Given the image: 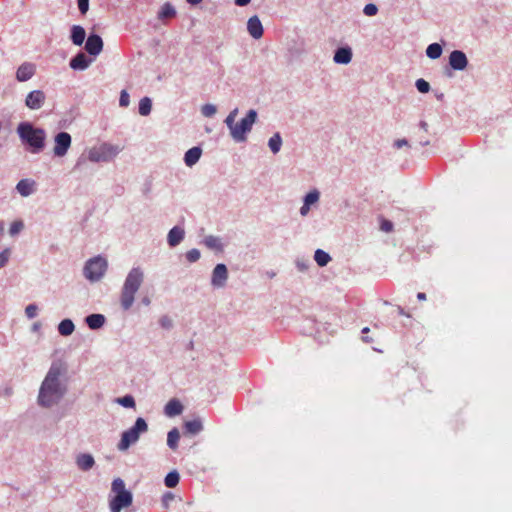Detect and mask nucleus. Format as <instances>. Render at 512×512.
Returning <instances> with one entry per match:
<instances>
[{"mask_svg": "<svg viewBox=\"0 0 512 512\" xmlns=\"http://www.w3.org/2000/svg\"><path fill=\"white\" fill-rule=\"evenodd\" d=\"M66 365L62 361L53 362L46 374L38 395V403L42 407H51L57 404L66 392V386L61 383L60 377L66 373Z\"/></svg>", "mask_w": 512, "mask_h": 512, "instance_id": "nucleus-1", "label": "nucleus"}, {"mask_svg": "<svg viewBox=\"0 0 512 512\" xmlns=\"http://www.w3.org/2000/svg\"><path fill=\"white\" fill-rule=\"evenodd\" d=\"M238 115V108L233 109L225 119V123L230 130L232 138L236 142H244L246 140V134L251 131L253 124L256 121L257 113L251 109L247 115L239 122L236 123V117Z\"/></svg>", "mask_w": 512, "mask_h": 512, "instance_id": "nucleus-2", "label": "nucleus"}, {"mask_svg": "<svg viewBox=\"0 0 512 512\" xmlns=\"http://www.w3.org/2000/svg\"><path fill=\"white\" fill-rule=\"evenodd\" d=\"M144 274L140 268H133L127 275L120 297V303L124 310H128L134 303V297L143 283Z\"/></svg>", "mask_w": 512, "mask_h": 512, "instance_id": "nucleus-3", "label": "nucleus"}, {"mask_svg": "<svg viewBox=\"0 0 512 512\" xmlns=\"http://www.w3.org/2000/svg\"><path fill=\"white\" fill-rule=\"evenodd\" d=\"M111 490L115 494L109 501L111 512H121L123 508L131 506L133 501L132 493L126 489L125 483L121 478L113 480Z\"/></svg>", "mask_w": 512, "mask_h": 512, "instance_id": "nucleus-4", "label": "nucleus"}, {"mask_svg": "<svg viewBox=\"0 0 512 512\" xmlns=\"http://www.w3.org/2000/svg\"><path fill=\"white\" fill-rule=\"evenodd\" d=\"M17 132L21 140L32 147V152L37 153L43 149L46 137L43 129L34 128L30 123L24 122L19 124Z\"/></svg>", "mask_w": 512, "mask_h": 512, "instance_id": "nucleus-5", "label": "nucleus"}, {"mask_svg": "<svg viewBox=\"0 0 512 512\" xmlns=\"http://www.w3.org/2000/svg\"><path fill=\"white\" fill-rule=\"evenodd\" d=\"M147 430L148 425L146 421L141 417L137 418L134 426L123 432L118 449L121 451L127 450L131 444L138 441L140 434Z\"/></svg>", "mask_w": 512, "mask_h": 512, "instance_id": "nucleus-6", "label": "nucleus"}, {"mask_svg": "<svg viewBox=\"0 0 512 512\" xmlns=\"http://www.w3.org/2000/svg\"><path fill=\"white\" fill-rule=\"evenodd\" d=\"M120 151L121 149L118 146L102 143L89 149L88 159L91 162H108L115 158Z\"/></svg>", "mask_w": 512, "mask_h": 512, "instance_id": "nucleus-7", "label": "nucleus"}, {"mask_svg": "<svg viewBox=\"0 0 512 512\" xmlns=\"http://www.w3.org/2000/svg\"><path fill=\"white\" fill-rule=\"evenodd\" d=\"M107 269V261L100 257L90 259L84 267V275L91 281L99 280Z\"/></svg>", "mask_w": 512, "mask_h": 512, "instance_id": "nucleus-8", "label": "nucleus"}, {"mask_svg": "<svg viewBox=\"0 0 512 512\" xmlns=\"http://www.w3.org/2000/svg\"><path fill=\"white\" fill-rule=\"evenodd\" d=\"M55 144L53 153L57 157H63L67 154L68 149L71 146V136L67 132H60L55 136Z\"/></svg>", "mask_w": 512, "mask_h": 512, "instance_id": "nucleus-9", "label": "nucleus"}, {"mask_svg": "<svg viewBox=\"0 0 512 512\" xmlns=\"http://www.w3.org/2000/svg\"><path fill=\"white\" fill-rule=\"evenodd\" d=\"M45 99L46 96L43 91L33 90L27 95L25 104L28 108L32 110H37L43 106Z\"/></svg>", "mask_w": 512, "mask_h": 512, "instance_id": "nucleus-10", "label": "nucleus"}, {"mask_svg": "<svg viewBox=\"0 0 512 512\" xmlns=\"http://www.w3.org/2000/svg\"><path fill=\"white\" fill-rule=\"evenodd\" d=\"M103 49V41L99 35L91 34L85 44V50L93 56L100 54Z\"/></svg>", "mask_w": 512, "mask_h": 512, "instance_id": "nucleus-11", "label": "nucleus"}, {"mask_svg": "<svg viewBox=\"0 0 512 512\" xmlns=\"http://www.w3.org/2000/svg\"><path fill=\"white\" fill-rule=\"evenodd\" d=\"M449 64L454 70H464L468 64V60L462 51L454 50L449 56Z\"/></svg>", "mask_w": 512, "mask_h": 512, "instance_id": "nucleus-12", "label": "nucleus"}, {"mask_svg": "<svg viewBox=\"0 0 512 512\" xmlns=\"http://www.w3.org/2000/svg\"><path fill=\"white\" fill-rule=\"evenodd\" d=\"M228 277V271L224 264H217L212 274V284L221 287L225 284Z\"/></svg>", "mask_w": 512, "mask_h": 512, "instance_id": "nucleus-13", "label": "nucleus"}, {"mask_svg": "<svg viewBox=\"0 0 512 512\" xmlns=\"http://www.w3.org/2000/svg\"><path fill=\"white\" fill-rule=\"evenodd\" d=\"M247 30L249 34L255 39H259L262 37L263 26L260 19L257 16H252L251 18H249L247 22Z\"/></svg>", "mask_w": 512, "mask_h": 512, "instance_id": "nucleus-14", "label": "nucleus"}, {"mask_svg": "<svg viewBox=\"0 0 512 512\" xmlns=\"http://www.w3.org/2000/svg\"><path fill=\"white\" fill-rule=\"evenodd\" d=\"M35 70L36 68L34 64L24 63L18 68L16 78L20 82L27 81L35 74Z\"/></svg>", "mask_w": 512, "mask_h": 512, "instance_id": "nucleus-15", "label": "nucleus"}, {"mask_svg": "<svg viewBox=\"0 0 512 512\" xmlns=\"http://www.w3.org/2000/svg\"><path fill=\"white\" fill-rule=\"evenodd\" d=\"M91 61L84 53H78L71 59L70 67L74 70H84L90 65Z\"/></svg>", "mask_w": 512, "mask_h": 512, "instance_id": "nucleus-16", "label": "nucleus"}, {"mask_svg": "<svg viewBox=\"0 0 512 512\" xmlns=\"http://www.w3.org/2000/svg\"><path fill=\"white\" fill-rule=\"evenodd\" d=\"M16 189L21 196L27 197L34 192L35 181L31 179H22L17 183Z\"/></svg>", "mask_w": 512, "mask_h": 512, "instance_id": "nucleus-17", "label": "nucleus"}, {"mask_svg": "<svg viewBox=\"0 0 512 512\" xmlns=\"http://www.w3.org/2000/svg\"><path fill=\"white\" fill-rule=\"evenodd\" d=\"M333 59L338 64H348L352 59V51L349 47H341L336 50Z\"/></svg>", "mask_w": 512, "mask_h": 512, "instance_id": "nucleus-18", "label": "nucleus"}, {"mask_svg": "<svg viewBox=\"0 0 512 512\" xmlns=\"http://www.w3.org/2000/svg\"><path fill=\"white\" fill-rule=\"evenodd\" d=\"M183 406L177 399H171L164 408L165 414L174 417L182 413Z\"/></svg>", "mask_w": 512, "mask_h": 512, "instance_id": "nucleus-19", "label": "nucleus"}, {"mask_svg": "<svg viewBox=\"0 0 512 512\" xmlns=\"http://www.w3.org/2000/svg\"><path fill=\"white\" fill-rule=\"evenodd\" d=\"M203 430V424L200 419H193L184 423V433L196 435Z\"/></svg>", "mask_w": 512, "mask_h": 512, "instance_id": "nucleus-20", "label": "nucleus"}, {"mask_svg": "<svg viewBox=\"0 0 512 512\" xmlns=\"http://www.w3.org/2000/svg\"><path fill=\"white\" fill-rule=\"evenodd\" d=\"M202 154V150L199 147H193L185 153L184 161L189 167L193 166L198 162Z\"/></svg>", "mask_w": 512, "mask_h": 512, "instance_id": "nucleus-21", "label": "nucleus"}, {"mask_svg": "<svg viewBox=\"0 0 512 512\" xmlns=\"http://www.w3.org/2000/svg\"><path fill=\"white\" fill-rule=\"evenodd\" d=\"M184 238V230L179 227H173L168 233V243L174 247Z\"/></svg>", "mask_w": 512, "mask_h": 512, "instance_id": "nucleus-22", "label": "nucleus"}, {"mask_svg": "<svg viewBox=\"0 0 512 512\" xmlns=\"http://www.w3.org/2000/svg\"><path fill=\"white\" fill-rule=\"evenodd\" d=\"M71 32H72L71 33L72 42L77 46L82 45L85 40V36H86V32H85L84 28L79 25H74L72 27Z\"/></svg>", "mask_w": 512, "mask_h": 512, "instance_id": "nucleus-23", "label": "nucleus"}, {"mask_svg": "<svg viewBox=\"0 0 512 512\" xmlns=\"http://www.w3.org/2000/svg\"><path fill=\"white\" fill-rule=\"evenodd\" d=\"M77 465L81 470L87 471L94 465V459L89 454H81L77 457Z\"/></svg>", "mask_w": 512, "mask_h": 512, "instance_id": "nucleus-24", "label": "nucleus"}, {"mask_svg": "<svg viewBox=\"0 0 512 512\" xmlns=\"http://www.w3.org/2000/svg\"><path fill=\"white\" fill-rule=\"evenodd\" d=\"M105 318L101 314H91L86 318V323L91 329H98L103 326Z\"/></svg>", "mask_w": 512, "mask_h": 512, "instance_id": "nucleus-25", "label": "nucleus"}, {"mask_svg": "<svg viewBox=\"0 0 512 512\" xmlns=\"http://www.w3.org/2000/svg\"><path fill=\"white\" fill-rule=\"evenodd\" d=\"M74 324L70 319H64L58 326V331L62 336H69L74 331Z\"/></svg>", "mask_w": 512, "mask_h": 512, "instance_id": "nucleus-26", "label": "nucleus"}, {"mask_svg": "<svg viewBox=\"0 0 512 512\" xmlns=\"http://www.w3.org/2000/svg\"><path fill=\"white\" fill-rule=\"evenodd\" d=\"M180 439V433L177 428H173L168 432L167 445L172 449L176 450L178 447V441Z\"/></svg>", "mask_w": 512, "mask_h": 512, "instance_id": "nucleus-27", "label": "nucleus"}, {"mask_svg": "<svg viewBox=\"0 0 512 512\" xmlns=\"http://www.w3.org/2000/svg\"><path fill=\"white\" fill-rule=\"evenodd\" d=\"M179 481H180V475L176 470L169 472L164 479L165 486L168 488L176 487L178 485Z\"/></svg>", "mask_w": 512, "mask_h": 512, "instance_id": "nucleus-28", "label": "nucleus"}, {"mask_svg": "<svg viewBox=\"0 0 512 512\" xmlns=\"http://www.w3.org/2000/svg\"><path fill=\"white\" fill-rule=\"evenodd\" d=\"M314 259L319 266L323 267L329 263L331 257L325 251L317 249L315 251Z\"/></svg>", "mask_w": 512, "mask_h": 512, "instance_id": "nucleus-29", "label": "nucleus"}, {"mask_svg": "<svg viewBox=\"0 0 512 512\" xmlns=\"http://www.w3.org/2000/svg\"><path fill=\"white\" fill-rule=\"evenodd\" d=\"M426 54L431 59H437L442 54V47L438 43L430 44L426 49Z\"/></svg>", "mask_w": 512, "mask_h": 512, "instance_id": "nucleus-30", "label": "nucleus"}, {"mask_svg": "<svg viewBox=\"0 0 512 512\" xmlns=\"http://www.w3.org/2000/svg\"><path fill=\"white\" fill-rule=\"evenodd\" d=\"M269 148L271 151L276 154L280 151L281 145H282V139L280 137L279 133L274 134L268 142Z\"/></svg>", "mask_w": 512, "mask_h": 512, "instance_id": "nucleus-31", "label": "nucleus"}, {"mask_svg": "<svg viewBox=\"0 0 512 512\" xmlns=\"http://www.w3.org/2000/svg\"><path fill=\"white\" fill-rule=\"evenodd\" d=\"M175 14H176V11H175L174 7L170 3H165L161 8V10L158 14V17L160 19L172 18L175 16Z\"/></svg>", "mask_w": 512, "mask_h": 512, "instance_id": "nucleus-32", "label": "nucleus"}, {"mask_svg": "<svg viewBox=\"0 0 512 512\" xmlns=\"http://www.w3.org/2000/svg\"><path fill=\"white\" fill-rule=\"evenodd\" d=\"M152 108V103L150 98L144 97L139 102V113L142 116H147L150 114Z\"/></svg>", "mask_w": 512, "mask_h": 512, "instance_id": "nucleus-33", "label": "nucleus"}, {"mask_svg": "<svg viewBox=\"0 0 512 512\" xmlns=\"http://www.w3.org/2000/svg\"><path fill=\"white\" fill-rule=\"evenodd\" d=\"M204 244L210 249L222 251L220 240L215 236H207L204 240Z\"/></svg>", "mask_w": 512, "mask_h": 512, "instance_id": "nucleus-34", "label": "nucleus"}, {"mask_svg": "<svg viewBox=\"0 0 512 512\" xmlns=\"http://www.w3.org/2000/svg\"><path fill=\"white\" fill-rule=\"evenodd\" d=\"M319 200V192L317 190L309 192L304 199V203L307 205H311L316 203Z\"/></svg>", "mask_w": 512, "mask_h": 512, "instance_id": "nucleus-35", "label": "nucleus"}, {"mask_svg": "<svg viewBox=\"0 0 512 512\" xmlns=\"http://www.w3.org/2000/svg\"><path fill=\"white\" fill-rule=\"evenodd\" d=\"M24 227V224L21 220H17L11 223L9 228V233L11 236L18 234Z\"/></svg>", "mask_w": 512, "mask_h": 512, "instance_id": "nucleus-36", "label": "nucleus"}, {"mask_svg": "<svg viewBox=\"0 0 512 512\" xmlns=\"http://www.w3.org/2000/svg\"><path fill=\"white\" fill-rule=\"evenodd\" d=\"M118 403L126 408H133L135 406L134 398L130 395H126L122 398H118Z\"/></svg>", "mask_w": 512, "mask_h": 512, "instance_id": "nucleus-37", "label": "nucleus"}, {"mask_svg": "<svg viewBox=\"0 0 512 512\" xmlns=\"http://www.w3.org/2000/svg\"><path fill=\"white\" fill-rule=\"evenodd\" d=\"M216 111V106L212 104H205L201 108V112L205 117H212L213 115H215Z\"/></svg>", "mask_w": 512, "mask_h": 512, "instance_id": "nucleus-38", "label": "nucleus"}, {"mask_svg": "<svg viewBox=\"0 0 512 512\" xmlns=\"http://www.w3.org/2000/svg\"><path fill=\"white\" fill-rule=\"evenodd\" d=\"M416 87H417L418 91L421 93H427L430 90L429 83L427 81H425L424 79H418L416 81Z\"/></svg>", "mask_w": 512, "mask_h": 512, "instance_id": "nucleus-39", "label": "nucleus"}, {"mask_svg": "<svg viewBox=\"0 0 512 512\" xmlns=\"http://www.w3.org/2000/svg\"><path fill=\"white\" fill-rule=\"evenodd\" d=\"M186 258L190 263L196 262L200 258V251L198 249H191L186 253Z\"/></svg>", "mask_w": 512, "mask_h": 512, "instance_id": "nucleus-40", "label": "nucleus"}, {"mask_svg": "<svg viewBox=\"0 0 512 512\" xmlns=\"http://www.w3.org/2000/svg\"><path fill=\"white\" fill-rule=\"evenodd\" d=\"M363 12L366 16H374L378 12V8L375 4L369 3L365 5Z\"/></svg>", "mask_w": 512, "mask_h": 512, "instance_id": "nucleus-41", "label": "nucleus"}, {"mask_svg": "<svg viewBox=\"0 0 512 512\" xmlns=\"http://www.w3.org/2000/svg\"><path fill=\"white\" fill-rule=\"evenodd\" d=\"M175 499L172 492H165L162 496V504L165 508H169L170 503Z\"/></svg>", "mask_w": 512, "mask_h": 512, "instance_id": "nucleus-42", "label": "nucleus"}, {"mask_svg": "<svg viewBox=\"0 0 512 512\" xmlns=\"http://www.w3.org/2000/svg\"><path fill=\"white\" fill-rule=\"evenodd\" d=\"M37 311L38 307L35 304H30L25 309L26 316L30 319L35 318L37 316Z\"/></svg>", "mask_w": 512, "mask_h": 512, "instance_id": "nucleus-43", "label": "nucleus"}, {"mask_svg": "<svg viewBox=\"0 0 512 512\" xmlns=\"http://www.w3.org/2000/svg\"><path fill=\"white\" fill-rule=\"evenodd\" d=\"M130 103V97L126 90H122L120 93L119 104L122 107H127Z\"/></svg>", "mask_w": 512, "mask_h": 512, "instance_id": "nucleus-44", "label": "nucleus"}, {"mask_svg": "<svg viewBox=\"0 0 512 512\" xmlns=\"http://www.w3.org/2000/svg\"><path fill=\"white\" fill-rule=\"evenodd\" d=\"M10 257V249H5L0 253V268L4 267Z\"/></svg>", "mask_w": 512, "mask_h": 512, "instance_id": "nucleus-45", "label": "nucleus"}, {"mask_svg": "<svg viewBox=\"0 0 512 512\" xmlns=\"http://www.w3.org/2000/svg\"><path fill=\"white\" fill-rule=\"evenodd\" d=\"M159 323L165 329H169L172 327V320L167 315L162 316L159 320Z\"/></svg>", "mask_w": 512, "mask_h": 512, "instance_id": "nucleus-46", "label": "nucleus"}, {"mask_svg": "<svg viewBox=\"0 0 512 512\" xmlns=\"http://www.w3.org/2000/svg\"><path fill=\"white\" fill-rule=\"evenodd\" d=\"M78 8L82 14H85L89 9V0H78Z\"/></svg>", "mask_w": 512, "mask_h": 512, "instance_id": "nucleus-47", "label": "nucleus"}, {"mask_svg": "<svg viewBox=\"0 0 512 512\" xmlns=\"http://www.w3.org/2000/svg\"><path fill=\"white\" fill-rule=\"evenodd\" d=\"M393 229V224L389 220H383L381 222V230L384 232H391Z\"/></svg>", "mask_w": 512, "mask_h": 512, "instance_id": "nucleus-48", "label": "nucleus"}, {"mask_svg": "<svg viewBox=\"0 0 512 512\" xmlns=\"http://www.w3.org/2000/svg\"><path fill=\"white\" fill-rule=\"evenodd\" d=\"M394 146L397 149H400L403 146H408V141L406 139H398V140L395 141Z\"/></svg>", "mask_w": 512, "mask_h": 512, "instance_id": "nucleus-49", "label": "nucleus"}, {"mask_svg": "<svg viewBox=\"0 0 512 512\" xmlns=\"http://www.w3.org/2000/svg\"><path fill=\"white\" fill-rule=\"evenodd\" d=\"M368 332H369V328L368 327H365V328L362 329V334H363L362 340L364 342H366V343L372 342V339L369 338L368 336H366V333H368Z\"/></svg>", "mask_w": 512, "mask_h": 512, "instance_id": "nucleus-50", "label": "nucleus"}, {"mask_svg": "<svg viewBox=\"0 0 512 512\" xmlns=\"http://www.w3.org/2000/svg\"><path fill=\"white\" fill-rule=\"evenodd\" d=\"M310 210V206L307 204H303V206L300 208L301 215L305 216Z\"/></svg>", "mask_w": 512, "mask_h": 512, "instance_id": "nucleus-51", "label": "nucleus"}, {"mask_svg": "<svg viewBox=\"0 0 512 512\" xmlns=\"http://www.w3.org/2000/svg\"><path fill=\"white\" fill-rule=\"evenodd\" d=\"M251 0H235V4L237 6H246L250 3Z\"/></svg>", "mask_w": 512, "mask_h": 512, "instance_id": "nucleus-52", "label": "nucleus"}, {"mask_svg": "<svg viewBox=\"0 0 512 512\" xmlns=\"http://www.w3.org/2000/svg\"><path fill=\"white\" fill-rule=\"evenodd\" d=\"M417 299H418V300H420V301H424V300H426V294H425V293H423V292H419V293L417 294Z\"/></svg>", "mask_w": 512, "mask_h": 512, "instance_id": "nucleus-53", "label": "nucleus"}, {"mask_svg": "<svg viewBox=\"0 0 512 512\" xmlns=\"http://www.w3.org/2000/svg\"><path fill=\"white\" fill-rule=\"evenodd\" d=\"M188 3L192 5H197L202 2V0H187Z\"/></svg>", "mask_w": 512, "mask_h": 512, "instance_id": "nucleus-54", "label": "nucleus"}, {"mask_svg": "<svg viewBox=\"0 0 512 512\" xmlns=\"http://www.w3.org/2000/svg\"><path fill=\"white\" fill-rule=\"evenodd\" d=\"M142 302H143V304H144V305H147V306H148V305L150 304V299H149L148 297H144V298L142 299Z\"/></svg>", "mask_w": 512, "mask_h": 512, "instance_id": "nucleus-55", "label": "nucleus"}, {"mask_svg": "<svg viewBox=\"0 0 512 512\" xmlns=\"http://www.w3.org/2000/svg\"><path fill=\"white\" fill-rule=\"evenodd\" d=\"M421 126L425 131H427V124L425 122H422Z\"/></svg>", "mask_w": 512, "mask_h": 512, "instance_id": "nucleus-56", "label": "nucleus"}, {"mask_svg": "<svg viewBox=\"0 0 512 512\" xmlns=\"http://www.w3.org/2000/svg\"><path fill=\"white\" fill-rule=\"evenodd\" d=\"M399 313H400L401 315H406V314L404 313V311H403V309H402V308H399Z\"/></svg>", "mask_w": 512, "mask_h": 512, "instance_id": "nucleus-57", "label": "nucleus"}, {"mask_svg": "<svg viewBox=\"0 0 512 512\" xmlns=\"http://www.w3.org/2000/svg\"><path fill=\"white\" fill-rule=\"evenodd\" d=\"M3 229H4V226L2 223H0V233L3 231Z\"/></svg>", "mask_w": 512, "mask_h": 512, "instance_id": "nucleus-58", "label": "nucleus"}]
</instances>
